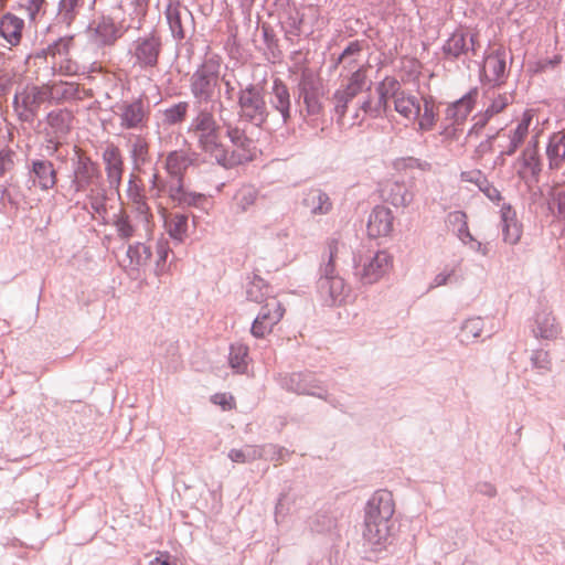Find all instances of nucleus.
Wrapping results in <instances>:
<instances>
[{
	"label": "nucleus",
	"instance_id": "60",
	"mask_svg": "<svg viewBox=\"0 0 565 565\" xmlns=\"http://www.w3.org/2000/svg\"><path fill=\"white\" fill-rule=\"evenodd\" d=\"M502 136V129H499L493 134L488 135L487 138L476 147L473 157L480 159L486 154L493 152L497 147L495 142L498 140H501Z\"/></svg>",
	"mask_w": 565,
	"mask_h": 565
},
{
	"label": "nucleus",
	"instance_id": "29",
	"mask_svg": "<svg viewBox=\"0 0 565 565\" xmlns=\"http://www.w3.org/2000/svg\"><path fill=\"white\" fill-rule=\"evenodd\" d=\"M479 96L478 87L470 88L463 96L451 103L446 109V119L452 124L463 122L475 108Z\"/></svg>",
	"mask_w": 565,
	"mask_h": 565
},
{
	"label": "nucleus",
	"instance_id": "11",
	"mask_svg": "<svg viewBox=\"0 0 565 565\" xmlns=\"http://www.w3.org/2000/svg\"><path fill=\"white\" fill-rule=\"evenodd\" d=\"M74 116L68 109H54L46 115V149L55 153L71 131Z\"/></svg>",
	"mask_w": 565,
	"mask_h": 565
},
{
	"label": "nucleus",
	"instance_id": "5",
	"mask_svg": "<svg viewBox=\"0 0 565 565\" xmlns=\"http://www.w3.org/2000/svg\"><path fill=\"white\" fill-rule=\"evenodd\" d=\"M221 58L217 55L206 56L190 77V93L194 104H210L214 100L215 90L221 79Z\"/></svg>",
	"mask_w": 565,
	"mask_h": 565
},
{
	"label": "nucleus",
	"instance_id": "46",
	"mask_svg": "<svg viewBox=\"0 0 565 565\" xmlns=\"http://www.w3.org/2000/svg\"><path fill=\"white\" fill-rule=\"evenodd\" d=\"M111 224L120 239L128 241L136 235L137 227L130 215L122 209L113 215Z\"/></svg>",
	"mask_w": 565,
	"mask_h": 565
},
{
	"label": "nucleus",
	"instance_id": "1",
	"mask_svg": "<svg viewBox=\"0 0 565 565\" xmlns=\"http://www.w3.org/2000/svg\"><path fill=\"white\" fill-rule=\"evenodd\" d=\"M394 511L393 494L387 490H377L367 500L363 537L373 547H381L387 542Z\"/></svg>",
	"mask_w": 565,
	"mask_h": 565
},
{
	"label": "nucleus",
	"instance_id": "19",
	"mask_svg": "<svg viewBox=\"0 0 565 565\" xmlns=\"http://www.w3.org/2000/svg\"><path fill=\"white\" fill-rule=\"evenodd\" d=\"M164 14L172 38L178 42L185 39L186 29L193 24L191 11L180 2H169Z\"/></svg>",
	"mask_w": 565,
	"mask_h": 565
},
{
	"label": "nucleus",
	"instance_id": "25",
	"mask_svg": "<svg viewBox=\"0 0 565 565\" xmlns=\"http://www.w3.org/2000/svg\"><path fill=\"white\" fill-rule=\"evenodd\" d=\"M14 157L15 153L10 149L0 150V201L2 204H17L10 191L13 180Z\"/></svg>",
	"mask_w": 565,
	"mask_h": 565
},
{
	"label": "nucleus",
	"instance_id": "32",
	"mask_svg": "<svg viewBox=\"0 0 565 565\" xmlns=\"http://www.w3.org/2000/svg\"><path fill=\"white\" fill-rule=\"evenodd\" d=\"M222 126L225 128V136L228 138L233 147L236 148L234 150H230V152L238 153L239 157L244 154L246 157L245 162L250 161L253 158V140L247 137L245 130L227 120H223Z\"/></svg>",
	"mask_w": 565,
	"mask_h": 565
},
{
	"label": "nucleus",
	"instance_id": "10",
	"mask_svg": "<svg viewBox=\"0 0 565 565\" xmlns=\"http://www.w3.org/2000/svg\"><path fill=\"white\" fill-rule=\"evenodd\" d=\"M49 95L47 89L36 85H26L18 89L12 100L18 119L21 122L32 125L38 117L41 105Z\"/></svg>",
	"mask_w": 565,
	"mask_h": 565
},
{
	"label": "nucleus",
	"instance_id": "17",
	"mask_svg": "<svg viewBox=\"0 0 565 565\" xmlns=\"http://www.w3.org/2000/svg\"><path fill=\"white\" fill-rule=\"evenodd\" d=\"M507 75V53L503 49H498L484 57L480 72L482 84H488L490 88L500 87L505 83Z\"/></svg>",
	"mask_w": 565,
	"mask_h": 565
},
{
	"label": "nucleus",
	"instance_id": "28",
	"mask_svg": "<svg viewBox=\"0 0 565 565\" xmlns=\"http://www.w3.org/2000/svg\"><path fill=\"white\" fill-rule=\"evenodd\" d=\"M127 196L132 204V212L136 214V218L148 232L152 213L150 212L143 190L135 182L134 177L128 181Z\"/></svg>",
	"mask_w": 565,
	"mask_h": 565
},
{
	"label": "nucleus",
	"instance_id": "13",
	"mask_svg": "<svg viewBox=\"0 0 565 565\" xmlns=\"http://www.w3.org/2000/svg\"><path fill=\"white\" fill-rule=\"evenodd\" d=\"M102 182V174L96 162L89 157L77 153L72 159V174L70 189L74 193L86 191Z\"/></svg>",
	"mask_w": 565,
	"mask_h": 565
},
{
	"label": "nucleus",
	"instance_id": "59",
	"mask_svg": "<svg viewBox=\"0 0 565 565\" xmlns=\"http://www.w3.org/2000/svg\"><path fill=\"white\" fill-rule=\"evenodd\" d=\"M257 450L260 455V459L270 461L284 460L289 455V451L286 448L275 444L257 446Z\"/></svg>",
	"mask_w": 565,
	"mask_h": 565
},
{
	"label": "nucleus",
	"instance_id": "53",
	"mask_svg": "<svg viewBox=\"0 0 565 565\" xmlns=\"http://www.w3.org/2000/svg\"><path fill=\"white\" fill-rule=\"evenodd\" d=\"M258 191L252 185H243L234 195V201L239 212H246L257 200Z\"/></svg>",
	"mask_w": 565,
	"mask_h": 565
},
{
	"label": "nucleus",
	"instance_id": "33",
	"mask_svg": "<svg viewBox=\"0 0 565 565\" xmlns=\"http://www.w3.org/2000/svg\"><path fill=\"white\" fill-rule=\"evenodd\" d=\"M24 20L11 12L0 18V36L10 45L18 46L22 40Z\"/></svg>",
	"mask_w": 565,
	"mask_h": 565
},
{
	"label": "nucleus",
	"instance_id": "40",
	"mask_svg": "<svg viewBox=\"0 0 565 565\" xmlns=\"http://www.w3.org/2000/svg\"><path fill=\"white\" fill-rule=\"evenodd\" d=\"M422 110H419V115L416 118L417 128L416 130L419 132H428L433 130L436 125L438 117V109L435 105L434 98L431 96L422 97Z\"/></svg>",
	"mask_w": 565,
	"mask_h": 565
},
{
	"label": "nucleus",
	"instance_id": "35",
	"mask_svg": "<svg viewBox=\"0 0 565 565\" xmlns=\"http://www.w3.org/2000/svg\"><path fill=\"white\" fill-rule=\"evenodd\" d=\"M503 241L515 245L522 234V227L516 220V213L510 204L503 203L500 209Z\"/></svg>",
	"mask_w": 565,
	"mask_h": 565
},
{
	"label": "nucleus",
	"instance_id": "45",
	"mask_svg": "<svg viewBox=\"0 0 565 565\" xmlns=\"http://www.w3.org/2000/svg\"><path fill=\"white\" fill-rule=\"evenodd\" d=\"M192 163L191 157L183 151H172L167 156L166 168L172 180L182 179V172Z\"/></svg>",
	"mask_w": 565,
	"mask_h": 565
},
{
	"label": "nucleus",
	"instance_id": "26",
	"mask_svg": "<svg viewBox=\"0 0 565 565\" xmlns=\"http://www.w3.org/2000/svg\"><path fill=\"white\" fill-rule=\"evenodd\" d=\"M169 198L172 202L181 207H203L206 202V196L199 192L188 190L182 179L171 180L168 186Z\"/></svg>",
	"mask_w": 565,
	"mask_h": 565
},
{
	"label": "nucleus",
	"instance_id": "31",
	"mask_svg": "<svg viewBox=\"0 0 565 565\" xmlns=\"http://www.w3.org/2000/svg\"><path fill=\"white\" fill-rule=\"evenodd\" d=\"M393 213L383 205H376L367 221V234L371 237H380L388 235L393 230Z\"/></svg>",
	"mask_w": 565,
	"mask_h": 565
},
{
	"label": "nucleus",
	"instance_id": "9",
	"mask_svg": "<svg viewBox=\"0 0 565 565\" xmlns=\"http://www.w3.org/2000/svg\"><path fill=\"white\" fill-rule=\"evenodd\" d=\"M298 97L302 99L308 116H319L323 110L324 86L321 77L309 67L300 70L297 82Z\"/></svg>",
	"mask_w": 565,
	"mask_h": 565
},
{
	"label": "nucleus",
	"instance_id": "62",
	"mask_svg": "<svg viewBox=\"0 0 565 565\" xmlns=\"http://www.w3.org/2000/svg\"><path fill=\"white\" fill-rule=\"evenodd\" d=\"M395 168L397 170L419 169L422 171H429L431 169V164L425 160L406 157L397 159L395 161Z\"/></svg>",
	"mask_w": 565,
	"mask_h": 565
},
{
	"label": "nucleus",
	"instance_id": "42",
	"mask_svg": "<svg viewBox=\"0 0 565 565\" xmlns=\"http://www.w3.org/2000/svg\"><path fill=\"white\" fill-rule=\"evenodd\" d=\"M271 291V287L259 275H253L246 284V298L256 303L267 300Z\"/></svg>",
	"mask_w": 565,
	"mask_h": 565
},
{
	"label": "nucleus",
	"instance_id": "54",
	"mask_svg": "<svg viewBox=\"0 0 565 565\" xmlns=\"http://www.w3.org/2000/svg\"><path fill=\"white\" fill-rule=\"evenodd\" d=\"M365 47V41L354 40L341 52L342 57L345 60V70L351 71L356 66L358 57L362 54Z\"/></svg>",
	"mask_w": 565,
	"mask_h": 565
},
{
	"label": "nucleus",
	"instance_id": "12",
	"mask_svg": "<svg viewBox=\"0 0 565 565\" xmlns=\"http://www.w3.org/2000/svg\"><path fill=\"white\" fill-rule=\"evenodd\" d=\"M26 188L41 191L52 190L57 182V170L54 163L44 156L26 160Z\"/></svg>",
	"mask_w": 565,
	"mask_h": 565
},
{
	"label": "nucleus",
	"instance_id": "63",
	"mask_svg": "<svg viewBox=\"0 0 565 565\" xmlns=\"http://www.w3.org/2000/svg\"><path fill=\"white\" fill-rule=\"evenodd\" d=\"M379 89H382L387 95L392 96V99L395 100L399 95H402L405 90L402 88L401 83L392 76L384 77L381 82L376 84Z\"/></svg>",
	"mask_w": 565,
	"mask_h": 565
},
{
	"label": "nucleus",
	"instance_id": "48",
	"mask_svg": "<svg viewBox=\"0 0 565 565\" xmlns=\"http://www.w3.org/2000/svg\"><path fill=\"white\" fill-rule=\"evenodd\" d=\"M188 220L189 216L183 213L171 214L166 220V228L170 237L178 243L183 242L188 234Z\"/></svg>",
	"mask_w": 565,
	"mask_h": 565
},
{
	"label": "nucleus",
	"instance_id": "27",
	"mask_svg": "<svg viewBox=\"0 0 565 565\" xmlns=\"http://www.w3.org/2000/svg\"><path fill=\"white\" fill-rule=\"evenodd\" d=\"M301 205L312 216L327 215L332 211L333 203L327 192L319 188H310L302 192Z\"/></svg>",
	"mask_w": 565,
	"mask_h": 565
},
{
	"label": "nucleus",
	"instance_id": "55",
	"mask_svg": "<svg viewBox=\"0 0 565 565\" xmlns=\"http://www.w3.org/2000/svg\"><path fill=\"white\" fill-rule=\"evenodd\" d=\"M73 36H62L47 45L43 53L52 57H65L68 55L71 47L73 46Z\"/></svg>",
	"mask_w": 565,
	"mask_h": 565
},
{
	"label": "nucleus",
	"instance_id": "4",
	"mask_svg": "<svg viewBox=\"0 0 565 565\" xmlns=\"http://www.w3.org/2000/svg\"><path fill=\"white\" fill-rule=\"evenodd\" d=\"M236 98L239 119L256 128H263L270 114L264 87L255 83L239 85Z\"/></svg>",
	"mask_w": 565,
	"mask_h": 565
},
{
	"label": "nucleus",
	"instance_id": "37",
	"mask_svg": "<svg viewBox=\"0 0 565 565\" xmlns=\"http://www.w3.org/2000/svg\"><path fill=\"white\" fill-rule=\"evenodd\" d=\"M546 158L550 170H558L565 162V134L556 131L550 135L546 148Z\"/></svg>",
	"mask_w": 565,
	"mask_h": 565
},
{
	"label": "nucleus",
	"instance_id": "52",
	"mask_svg": "<svg viewBox=\"0 0 565 565\" xmlns=\"http://www.w3.org/2000/svg\"><path fill=\"white\" fill-rule=\"evenodd\" d=\"M190 104L182 100L175 103L163 110V122L169 126H174L184 121Z\"/></svg>",
	"mask_w": 565,
	"mask_h": 565
},
{
	"label": "nucleus",
	"instance_id": "16",
	"mask_svg": "<svg viewBox=\"0 0 565 565\" xmlns=\"http://www.w3.org/2000/svg\"><path fill=\"white\" fill-rule=\"evenodd\" d=\"M392 267V257L385 250H379L355 266V276L362 284L371 285L379 281Z\"/></svg>",
	"mask_w": 565,
	"mask_h": 565
},
{
	"label": "nucleus",
	"instance_id": "47",
	"mask_svg": "<svg viewBox=\"0 0 565 565\" xmlns=\"http://www.w3.org/2000/svg\"><path fill=\"white\" fill-rule=\"evenodd\" d=\"M492 88L484 90V97L489 100L484 111L491 117L501 113L508 105L513 102L512 93H495L491 92Z\"/></svg>",
	"mask_w": 565,
	"mask_h": 565
},
{
	"label": "nucleus",
	"instance_id": "21",
	"mask_svg": "<svg viewBox=\"0 0 565 565\" xmlns=\"http://www.w3.org/2000/svg\"><path fill=\"white\" fill-rule=\"evenodd\" d=\"M194 107L195 115L188 127L189 134L220 126L215 119V111L218 113L222 122L225 120L222 116L225 107L221 100H214L213 103H210V106L209 104H194Z\"/></svg>",
	"mask_w": 565,
	"mask_h": 565
},
{
	"label": "nucleus",
	"instance_id": "24",
	"mask_svg": "<svg viewBox=\"0 0 565 565\" xmlns=\"http://www.w3.org/2000/svg\"><path fill=\"white\" fill-rule=\"evenodd\" d=\"M317 291L323 305L333 307L344 302L350 294V287L343 278L324 279L317 280Z\"/></svg>",
	"mask_w": 565,
	"mask_h": 565
},
{
	"label": "nucleus",
	"instance_id": "18",
	"mask_svg": "<svg viewBox=\"0 0 565 565\" xmlns=\"http://www.w3.org/2000/svg\"><path fill=\"white\" fill-rule=\"evenodd\" d=\"M268 94L269 110L278 113L284 125L289 124L292 118V104L288 85L281 78L275 77Z\"/></svg>",
	"mask_w": 565,
	"mask_h": 565
},
{
	"label": "nucleus",
	"instance_id": "38",
	"mask_svg": "<svg viewBox=\"0 0 565 565\" xmlns=\"http://www.w3.org/2000/svg\"><path fill=\"white\" fill-rule=\"evenodd\" d=\"M129 158L132 169L140 171L150 161L149 142L141 135H132L129 138Z\"/></svg>",
	"mask_w": 565,
	"mask_h": 565
},
{
	"label": "nucleus",
	"instance_id": "64",
	"mask_svg": "<svg viewBox=\"0 0 565 565\" xmlns=\"http://www.w3.org/2000/svg\"><path fill=\"white\" fill-rule=\"evenodd\" d=\"M531 365L540 372H547L551 369V359L547 351L537 349L532 351L530 356Z\"/></svg>",
	"mask_w": 565,
	"mask_h": 565
},
{
	"label": "nucleus",
	"instance_id": "50",
	"mask_svg": "<svg viewBox=\"0 0 565 565\" xmlns=\"http://www.w3.org/2000/svg\"><path fill=\"white\" fill-rule=\"evenodd\" d=\"M87 199L90 209L95 214L104 216L107 213V190L103 182H99L95 186L90 188L87 194Z\"/></svg>",
	"mask_w": 565,
	"mask_h": 565
},
{
	"label": "nucleus",
	"instance_id": "36",
	"mask_svg": "<svg viewBox=\"0 0 565 565\" xmlns=\"http://www.w3.org/2000/svg\"><path fill=\"white\" fill-rule=\"evenodd\" d=\"M518 162L521 164V169L518 171V175L522 180L539 182L541 172L543 170V163L540 152L531 150H522L518 158Z\"/></svg>",
	"mask_w": 565,
	"mask_h": 565
},
{
	"label": "nucleus",
	"instance_id": "7",
	"mask_svg": "<svg viewBox=\"0 0 565 565\" xmlns=\"http://www.w3.org/2000/svg\"><path fill=\"white\" fill-rule=\"evenodd\" d=\"M220 129L221 126H216L215 128L192 132L198 139L199 148L224 169H233L245 163L246 157L244 154L239 157L238 153L230 152L221 142Z\"/></svg>",
	"mask_w": 565,
	"mask_h": 565
},
{
	"label": "nucleus",
	"instance_id": "2",
	"mask_svg": "<svg viewBox=\"0 0 565 565\" xmlns=\"http://www.w3.org/2000/svg\"><path fill=\"white\" fill-rule=\"evenodd\" d=\"M275 381L281 390L288 393L316 397L334 408L341 406L339 399L329 392L326 382L312 371L280 372L275 376Z\"/></svg>",
	"mask_w": 565,
	"mask_h": 565
},
{
	"label": "nucleus",
	"instance_id": "57",
	"mask_svg": "<svg viewBox=\"0 0 565 565\" xmlns=\"http://www.w3.org/2000/svg\"><path fill=\"white\" fill-rule=\"evenodd\" d=\"M387 200L396 207L407 206L413 201V194L404 184L394 183L391 186Z\"/></svg>",
	"mask_w": 565,
	"mask_h": 565
},
{
	"label": "nucleus",
	"instance_id": "3",
	"mask_svg": "<svg viewBox=\"0 0 565 565\" xmlns=\"http://www.w3.org/2000/svg\"><path fill=\"white\" fill-rule=\"evenodd\" d=\"M372 84L364 65L358 66L344 77L330 97V111L335 117L337 124H343L349 106L363 92H371Z\"/></svg>",
	"mask_w": 565,
	"mask_h": 565
},
{
	"label": "nucleus",
	"instance_id": "41",
	"mask_svg": "<svg viewBox=\"0 0 565 565\" xmlns=\"http://www.w3.org/2000/svg\"><path fill=\"white\" fill-rule=\"evenodd\" d=\"M84 4L85 0H58L56 22L70 28L78 17Z\"/></svg>",
	"mask_w": 565,
	"mask_h": 565
},
{
	"label": "nucleus",
	"instance_id": "15",
	"mask_svg": "<svg viewBox=\"0 0 565 565\" xmlns=\"http://www.w3.org/2000/svg\"><path fill=\"white\" fill-rule=\"evenodd\" d=\"M285 308L276 298H270L259 310L254 319L250 333L253 337L263 339L271 333L274 327L282 319Z\"/></svg>",
	"mask_w": 565,
	"mask_h": 565
},
{
	"label": "nucleus",
	"instance_id": "51",
	"mask_svg": "<svg viewBox=\"0 0 565 565\" xmlns=\"http://www.w3.org/2000/svg\"><path fill=\"white\" fill-rule=\"evenodd\" d=\"M303 15L299 11H294L288 14L282 22L285 36L288 41L294 42L302 34Z\"/></svg>",
	"mask_w": 565,
	"mask_h": 565
},
{
	"label": "nucleus",
	"instance_id": "20",
	"mask_svg": "<svg viewBox=\"0 0 565 565\" xmlns=\"http://www.w3.org/2000/svg\"><path fill=\"white\" fill-rule=\"evenodd\" d=\"M102 159L105 164L108 186L118 192L124 174V158L120 149L114 143H108L103 150Z\"/></svg>",
	"mask_w": 565,
	"mask_h": 565
},
{
	"label": "nucleus",
	"instance_id": "8",
	"mask_svg": "<svg viewBox=\"0 0 565 565\" xmlns=\"http://www.w3.org/2000/svg\"><path fill=\"white\" fill-rule=\"evenodd\" d=\"M113 111L119 119V126L124 130H142L148 126L150 105L143 94L136 98L117 103Z\"/></svg>",
	"mask_w": 565,
	"mask_h": 565
},
{
	"label": "nucleus",
	"instance_id": "43",
	"mask_svg": "<svg viewBox=\"0 0 565 565\" xmlns=\"http://www.w3.org/2000/svg\"><path fill=\"white\" fill-rule=\"evenodd\" d=\"M339 253V243L337 241H331L328 244V258L327 262L322 263L319 268V278L318 280H332L335 278H342L337 270V259Z\"/></svg>",
	"mask_w": 565,
	"mask_h": 565
},
{
	"label": "nucleus",
	"instance_id": "56",
	"mask_svg": "<svg viewBox=\"0 0 565 565\" xmlns=\"http://www.w3.org/2000/svg\"><path fill=\"white\" fill-rule=\"evenodd\" d=\"M228 458L233 462L246 463L260 459V455L258 454L257 446L246 445L241 449H231Z\"/></svg>",
	"mask_w": 565,
	"mask_h": 565
},
{
	"label": "nucleus",
	"instance_id": "49",
	"mask_svg": "<svg viewBox=\"0 0 565 565\" xmlns=\"http://www.w3.org/2000/svg\"><path fill=\"white\" fill-rule=\"evenodd\" d=\"M484 328V321L481 317H471L466 319L460 327L458 334L461 343H469L481 335Z\"/></svg>",
	"mask_w": 565,
	"mask_h": 565
},
{
	"label": "nucleus",
	"instance_id": "39",
	"mask_svg": "<svg viewBox=\"0 0 565 565\" xmlns=\"http://www.w3.org/2000/svg\"><path fill=\"white\" fill-rule=\"evenodd\" d=\"M394 103V110L408 121H416V118L422 110L420 99L409 93L404 92L399 95Z\"/></svg>",
	"mask_w": 565,
	"mask_h": 565
},
{
	"label": "nucleus",
	"instance_id": "23",
	"mask_svg": "<svg viewBox=\"0 0 565 565\" xmlns=\"http://www.w3.org/2000/svg\"><path fill=\"white\" fill-rule=\"evenodd\" d=\"M444 57L449 61L459 60L461 56H467L469 52L476 54V35L467 34L462 31H455L443 44L441 47Z\"/></svg>",
	"mask_w": 565,
	"mask_h": 565
},
{
	"label": "nucleus",
	"instance_id": "14",
	"mask_svg": "<svg viewBox=\"0 0 565 565\" xmlns=\"http://www.w3.org/2000/svg\"><path fill=\"white\" fill-rule=\"evenodd\" d=\"M89 41L98 47L114 45L125 33L121 24L115 22L108 14L97 15L86 30Z\"/></svg>",
	"mask_w": 565,
	"mask_h": 565
},
{
	"label": "nucleus",
	"instance_id": "34",
	"mask_svg": "<svg viewBox=\"0 0 565 565\" xmlns=\"http://www.w3.org/2000/svg\"><path fill=\"white\" fill-rule=\"evenodd\" d=\"M151 256L152 250L145 243L129 244L126 252V258L128 259V264L125 266L126 270L129 275H138L148 265Z\"/></svg>",
	"mask_w": 565,
	"mask_h": 565
},
{
	"label": "nucleus",
	"instance_id": "22",
	"mask_svg": "<svg viewBox=\"0 0 565 565\" xmlns=\"http://www.w3.org/2000/svg\"><path fill=\"white\" fill-rule=\"evenodd\" d=\"M532 119V114L529 110L524 111L514 129L509 130V132L502 130L501 139H504V142L498 140L497 148L509 157L513 156L527 136Z\"/></svg>",
	"mask_w": 565,
	"mask_h": 565
},
{
	"label": "nucleus",
	"instance_id": "44",
	"mask_svg": "<svg viewBox=\"0 0 565 565\" xmlns=\"http://www.w3.org/2000/svg\"><path fill=\"white\" fill-rule=\"evenodd\" d=\"M248 347L243 343H234L230 347L228 363L230 366L239 374L247 372L249 364Z\"/></svg>",
	"mask_w": 565,
	"mask_h": 565
},
{
	"label": "nucleus",
	"instance_id": "30",
	"mask_svg": "<svg viewBox=\"0 0 565 565\" xmlns=\"http://www.w3.org/2000/svg\"><path fill=\"white\" fill-rule=\"evenodd\" d=\"M559 331L555 317L547 308H541L534 313L532 332L535 338L553 340L557 338Z\"/></svg>",
	"mask_w": 565,
	"mask_h": 565
},
{
	"label": "nucleus",
	"instance_id": "61",
	"mask_svg": "<svg viewBox=\"0 0 565 565\" xmlns=\"http://www.w3.org/2000/svg\"><path fill=\"white\" fill-rule=\"evenodd\" d=\"M294 503V497L289 492H282L279 495L275 507V520L277 523L291 513Z\"/></svg>",
	"mask_w": 565,
	"mask_h": 565
},
{
	"label": "nucleus",
	"instance_id": "58",
	"mask_svg": "<svg viewBox=\"0 0 565 565\" xmlns=\"http://www.w3.org/2000/svg\"><path fill=\"white\" fill-rule=\"evenodd\" d=\"M263 38L266 45L265 55L268 62L275 63L280 58L281 52L279 51L278 40L276 35L266 26H263Z\"/></svg>",
	"mask_w": 565,
	"mask_h": 565
},
{
	"label": "nucleus",
	"instance_id": "6",
	"mask_svg": "<svg viewBox=\"0 0 565 565\" xmlns=\"http://www.w3.org/2000/svg\"><path fill=\"white\" fill-rule=\"evenodd\" d=\"M162 49V36L158 30L152 29L130 43L128 55L134 67L150 71L158 66Z\"/></svg>",
	"mask_w": 565,
	"mask_h": 565
}]
</instances>
